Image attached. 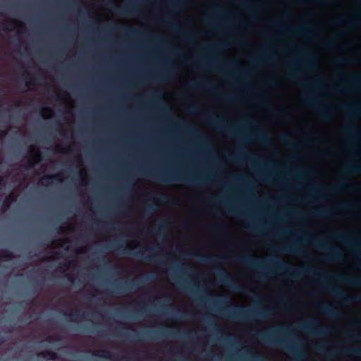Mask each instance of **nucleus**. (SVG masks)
<instances>
[{"label": "nucleus", "instance_id": "4", "mask_svg": "<svg viewBox=\"0 0 361 361\" xmlns=\"http://www.w3.org/2000/svg\"><path fill=\"white\" fill-rule=\"evenodd\" d=\"M51 178H56V179H59V178H58V177H56V176H47V177H46V178H42L40 180L39 183H40L41 184H43L45 180H47V179H51Z\"/></svg>", "mask_w": 361, "mask_h": 361}, {"label": "nucleus", "instance_id": "2", "mask_svg": "<svg viewBox=\"0 0 361 361\" xmlns=\"http://www.w3.org/2000/svg\"><path fill=\"white\" fill-rule=\"evenodd\" d=\"M96 18L100 21L108 20L110 18V13L103 8H99L96 12Z\"/></svg>", "mask_w": 361, "mask_h": 361}, {"label": "nucleus", "instance_id": "3", "mask_svg": "<svg viewBox=\"0 0 361 361\" xmlns=\"http://www.w3.org/2000/svg\"><path fill=\"white\" fill-rule=\"evenodd\" d=\"M32 157L34 162H37L39 160L40 155L37 151L33 152Z\"/></svg>", "mask_w": 361, "mask_h": 361}, {"label": "nucleus", "instance_id": "1", "mask_svg": "<svg viewBox=\"0 0 361 361\" xmlns=\"http://www.w3.org/2000/svg\"><path fill=\"white\" fill-rule=\"evenodd\" d=\"M6 28L8 30L16 31L18 34H21L24 31L25 25L20 20L9 19L7 20Z\"/></svg>", "mask_w": 361, "mask_h": 361}]
</instances>
